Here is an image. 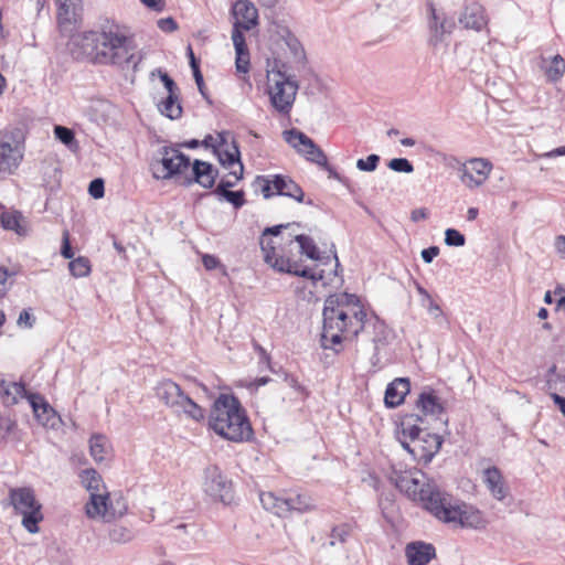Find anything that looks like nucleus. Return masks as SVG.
Masks as SVG:
<instances>
[{"mask_svg": "<svg viewBox=\"0 0 565 565\" xmlns=\"http://www.w3.org/2000/svg\"><path fill=\"white\" fill-rule=\"evenodd\" d=\"M321 345L340 353L344 341H353L367 323V310L355 294L337 292L324 300Z\"/></svg>", "mask_w": 565, "mask_h": 565, "instance_id": "nucleus-1", "label": "nucleus"}, {"mask_svg": "<svg viewBox=\"0 0 565 565\" xmlns=\"http://www.w3.org/2000/svg\"><path fill=\"white\" fill-rule=\"evenodd\" d=\"M71 52L75 60H88L95 64L136 67L141 57L136 55L134 39L118 25L88 31L73 36Z\"/></svg>", "mask_w": 565, "mask_h": 565, "instance_id": "nucleus-2", "label": "nucleus"}, {"mask_svg": "<svg viewBox=\"0 0 565 565\" xmlns=\"http://www.w3.org/2000/svg\"><path fill=\"white\" fill-rule=\"evenodd\" d=\"M161 154L160 163L163 167V173L153 171L154 179H180V184L189 188L198 183L205 189H212L218 175L217 170L212 163L195 159L192 163L179 147L163 146L159 150Z\"/></svg>", "mask_w": 565, "mask_h": 565, "instance_id": "nucleus-3", "label": "nucleus"}, {"mask_svg": "<svg viewBox=\"0 0 565 565\" xmlns=\"http://www.w3.org/2000/svg\"><path fill=\"white\" fill-rule=\"evenodd\" d=\"M209 425L215 434L233 443L249 441L254 437L246 409L234 394L221 393L215 398Z\"/></svg>", "mask_w": 565, "mask_h": 565, "instance_id": "nucleus-4", "label": "nucleus"}, {"mask_svg": "<svg viewBox=\"0 0 565 565\" xmlns=\"http://www.w3.org/2000/svg\"><path fill=\"white\" fill-rule=\"evenodd\" d=\"M397 487L409 495L417 497L423 507L435 518L446 523L449 520L451 497L438 489L435 483H424L411 475L402 476Z\"/></svg>", "mask_w": 565, "mask_h": 565, "instance_id": "nucleus-5", "label": "nucleus"}, {"mask_svg": "<svg viewBox=\"0 0 565 565\" xmlns=\"http://www.w3.org/2000/svg\"><path fill=\"white\" fill-rule=\"evenodd\" d=\"M156 396L178 417L200 423L205 418V409L200 406L178 383L168 379L160 381Z\"/></svg>", "mask_w": 565, "mask_h": 565, "instance_id": "nucleus-6", "label": "nucleus"}, {"mask_svg": "<svg viewBox=\"0 0 565 565\" xmlns=\"http://www.w3.org/2000/svg\"><path fill=\"white\" fill-rule=\"evenodd\" d=\"M259 244L265 263L277 271L310 279L313 286H316L318 281L330 279L331 274H327L324 269L310 268L296 260L278 255L276 253V244L271 237L260 236Z\"/></svg>", "mask_w": 565, "mask_h": 565, "instance_id": "nucleus-7", "label": "nucleus"}, {"mask_svg": "<svg viewBox=\"0 0 565 565\" xmlns=\"http://www.w3.org/2000/svg\"><path fill=\"white\" fill-rule=\"evenodd\" d=\"M9 503L14 513L22 515V525L30 533L40 531L39 523L43 521L42 504L36 499L35 491L31 487L10 488Z\"/></svg>", "mask_w": 565, "mask_h": 565, "instance_id": "nucleus-8", "label": "nucleus"}, {"mask_svg": "<svg viewBox=\"0 0 565 565\" xmlns=\"http://www.w3.org/2000/svg\"><path fill=\"white\" fill-rule=\"evenodd\" d=\"M298 89V82L286 72L279 68L269 72L267 93L271 106L280 115H290Z\"/></svg>", "mask_w": 565, "mask_h": 565, "instance_id": "nucleus-9", "label": "nucleus"}, {"mask_svg": "<svg viewBox=\"0 0 565 565\" xmlns=\"http://www.w3.org/2000/svg\"><path fill=\"white\" fill-rule=\"evenodd\" d=\"M24 150V136L21 129L13 128L0 132V181L19 169Z\"/></svg>", "mask_w": 565, "mask_h": 565, "instance_id": "nucleus-10", "label": "nucleus"}, {"mask_svg": "<svg viewBox=\"0 0 565 565\" xmlns=\"http://www.w3.org/2000/svg\"><path fill=\"white\" fill-rule=\"evenodd\" d=\"M256 182L260 186V191L265 199H270L274 195H281L294 199L299 203L305 202V192L302 188L289 175H258L256 178ZM306 203L309 205L313 204L312 200H308Z\"/></svg>", "mask_w": 565, "mask_h": 565, "instance_id": "nucleus-11", "label": "nucleus"}, {"mask_svg": "<svg viewBox=\"0 0 565 565\" xmlns=\"http://www.w3.org/2000/svg\"><path fill=\"white\" fill-rule=\"evenodd\" d=\"M205 480L203 488L205 493L214 501L230 503L233 499L232 481L223 476L217 466H210L204 471Z\"/></svg>", "mask_w": 565, "mask_h": 565, "instance_id": "nucleus-12", "label": "nucleus"}, {"mask_svg": "<svg viewBox=\"0 0 565 565\" xmlns=\"http://www.w3.org/2000/svg\"><path fill=\"white\" fill-rule=\"evenodd\" d=\"M127 512V508L121 504L120 508H115L110 494L106 492H93L89 500L85 504V514L88 519L103 518L109 522L116 518L122 516Z\"/></svg>", "mask_w": 565, "mask_h": 565, "instance_id": "nucleus-13", "label": "nucleus"}, {"mask_svg": "<svg viewBox=\"0 0 565 565\" xmlns=\"http://www.w3.org/2000/svg\"><path fill=\"white\" fill-rule=\"evenodd\" d=\"M493 164L486 158H470L460 164V181L469 189L481 186L489 178Z\"/></svg>", "mask_w": 565, "mask_h": 565, "instance_id": "nucleus-14", "label": "nucleus"}, {"mask_svg": "<svg viewBox=\"0 0 565 565\" xmlns=\"http://www.w3.org/2000/svg\"><path fill=\"white\" fill-rule=\"evenodd\" d=\"M284 140L306 160L312 162L317 157H322V149L305 132L297 128H290L282 131Z\"/></svg>", "mask_w": 565, "mask_h": 565, "instance_id": "nucleus-15", "label": "nucleus"}, {"mask_svg": "<svg viewBox=\"0 0 565 565\" xmlns=\"http://www.w3.org/2000/svg\"><path fill=\"white\" fill-rule=\"evenodd\" d=\"M443 437L425 431L420 439L414 440L407 450L418 463L428 465L441 448Z\"/></svg>", "mask_w": 565, "mask_h": 565, "instance_id": "nucleus-16", "label": "nucleus"}, {"mask_svg": "<svg viewBox=\"0 0 565 565\" xmlns=\"http://www.w3.org/2000/svg\"><path fill=\"white\" fill-rule=\"evenodd\" d=\"M428 11V26L430 31L429 42L434 46L438 45L445 38L449 35L455 29V21L448 18L444 12H438L434 2L428 0L426 2Z\"/></svg>", "mask_w": 565, "mask_h": 565, "instance_id": "nucleus-17", "label": "nucleus"}, {"mask_svg": "<svg viewBox=\"0 0 565 565\" xmlns=\"http://www.w3.org/2000/svg\"><path fill=\"white\" fill-rule=\"evenodd\" d=\"M232 15L235 18L233 30L250 31L258 24V11L249 0H236L232 6Z\"/></svg>", "mask_w": 565, "mask_h": 565, "instance_id": "nucleus-18", "label": "nucleus"}, {"mask_svg": "<svg viewBox=\"0 0 565 565\" xmlns=\"http://www.w3.org/2000/svg\"><path fill=\"white\" fill-rule=\"evenodd\" d=\"M26 399L32 407L34 417L44 427L54 428L60 419L56 411L47 403L43 395L30 393Z\"/></svg>", "mask_w": 565, "mask_h": 565, "instance_id": "nucleus-19", "label": "nucleus"}, {"mask_svg": "<svg viewBox=\"0 0 565 565\" xmlns=\"http://www.w3.org/2000/svg\"><path fill=\"white\" fill-rule=\"evenodd\" d=\"M481 512L466 503H454L450 508L449 520L446 523H457L462 527L477 529L482 524Z\"/></svg>", "mask_w": 565, "mask_h": 565, "instance_id": "nucleus-20", "label": "nucleus"}, {"mask_svg": "<svg viewBox=\"0 0 565 565\" xmlns=\"http://www.w3.org/2000/svg\"><path fill=\"white\" fill-rule=\"evenodd\" d=\"M405 556L409 565H427L436 557V548L430 543L415 541L406 545Z\"/></svg>", "mask_w": 565, "mask_h": 565, "instance_id": "nucleus-21", "label": "nucleus"}, {"mask_svg": "<svg viewBox=\"0 0 565 565\" xmlns=\"http://www.w3.org/2000/svg\"><path fill=\"white\" fill-rule=\"evenodd\" d=\"M459 22L466 28L475 31H481L488 24L486 9L479 2H470L465 6Z\"/></svg>", "mask_w": 565, "mask_h": 565, "instance_id": "nucleus-22", "label": "nucleus"}, {"mask_svg": "<svg viewBox=\"0 0 565 565\" xmlns=\"http://www.w3.org/2000/svg\"><path fill=\"white\" fill-rule=\"evenodd\" d=\"M411 392V381L408 377H396L385 390L384 403L387 408H396L405 401Z\"/></svg>", "mask_w": 565, "mask_h": 565, "instance_id": "nucleus-23", "label": "nucleus"}, {"mask_svg": "<svg viewBox=\"0 0 565 565\" xmlns=\"http://www.w3.org/2000/svg\"><path fill=\"white\" fill-rule=\"evenodd\" d=\"M483 481L494 499L502 501L508 497L510 489L498 467L487 468L483 471Z\"/></svg>", "mask_w": 565, "mask_h": 565, "instance_id": "nucleus-24", "label": "nucleus"}, {"mask_svg": "<svg viewBox=\"0 0 565 565\" xmlns=\"http://www.w3.org/2000/svg\"><path fill=\"white\" fill-rule=\"evenodd\" d=\"M416 407L424 415L440 416L446 412L445 405L437 392L430 387L425 388L416 401Z\"/></svg>", "mask_w": 565, "mask_h": 565, "instance_id": "nucleus-25", "label": "nucleus"}, {"mask_svg": "<svg viewBox=\"0 0 565 565\" xmlns=\"http://www.w3.org/2000/svg\"><path fill=\"white\" fill-rule=\"evenodd\" d=\"M232 41L235 47L236 60L235 67L237 73H248L249 70V51L246 44L245 35L242 31H232Z\"/></svg>", "mask_w": 565, "mask_h": 565, "instance_id": "nucleus-26", "label": "nucleus"}, {"mask_svg": "<svg viewBox=\"0 0 565 565\" xmlns=\"http://www.w3.org/2000/svg\"><path fill=\"white\" fill-rule=\"evenodd\" d=\"M30 392L25 390L22 382L0 381V398L4 406H13L19 402L20 397L26 398Z\"/></svg>", "mask_w": 565, "mask_h": 565, "instance_id": "nucleus-27", "label": "nucleus"}, {"mask_svg": "<svg viewBox=\"0 0 565 565\" xmlns=\"http://www.w3.org/2000/svg\"><path fill=\"white\" fill-rule=\"evenodd\" d=\"M367 323H372L373 327L375 350L379 351L381 348L386 347L393 337L392 329L374 312L367 313Z\"/></svg>", "mask_w": 565, "mask_h": 565, "instance_id": "nucleus-28", "label": "nucleus"}, {"mask_svg": "<svg viewBox=\"0 0 565 565\" xmlns=\"http://www.w3.org/2000/svg\"><path fill=\"white\" fill-rule=\"evenodd\" d=\"M259 500L263 508L273 514L280 518L288 515V501L286 495H278L274 492H262Z\"/></svg>", "mask_w": 565, "mask_h": 565, "instance_id": "nucleus-29", "label": "nucleus"}, {"mask_svg": "<svg viewBox=\"0 0 565 565\" xmlns=\"http://www.w3.org/2000/svg\"><path fill=\"white\" fill-rule=\"evenodd\" d=\"M413 415L406 416L401 423V429L397 435V439L401 443L402 447L405 450L409 449V445L416 440L420 439L425 431L420 427L415 424H412Z\"/></svg>", "mask_w": 565, "mask_h": 565, "instance_id": "nucleus-30", "label": "nucleus"}, {"mask_svg": "<svg viewBox=\"0 0 565 565\" xmlns=\"http://www.w3.org/2000/svg\"><path fill=\"white\" fill-rule=\"evenodd\" d=\"M22 439L18 423L10 416L0 415V443L17 445Z\"/></svg>", "mask_w": 565, "mask_h": 565, "instance_id": "nucleus-31", "label": "nucleus"}, {"mask_svg": "<svg viewBox=\"0 0 565 565\" xmlns=\"http://www.w3.org/2000/svg\"><path fill=\"white\" fill-rule=\"evenodd\" d=\"M0 225L3 230L12 231L19 236H25L28 234L25 218L18 210H8Z\"/></svg>", "mask_w": 565, "mask_h": 565, "instance_id": "nucleus-32", "label": "nucleus"}, {"mask_svg": "<svg viewBox=\"0 0 565 565\" xmlns=\"http://www.w3.org/2000/svg\"><path fill=\"white\" fill-rule=\"evenodd\" d=\"M295 241L299 244L300 253L305 254L307 257L313 260H320L322 264L327 265L331 262L330 256L321 257L319 249L312 239V237L299 234L295 237Z\"/></svg>", "mask_w": 565, "mask_h": 565, "instance_id": "nucleus-33", "label": "nucleus"}, {"mask_svg": "<svg viewBox=\"0 0 565 565\" xmlns=\"http://www.w3.org/2000/svg\"><path fill=\"white\" fill-rule=\"evenodd\" d=\"M81 484L90 493L99 492L104 487V480L99 472L94 468L83 469L78 472Z\"/></svg>", "mask_w": 565, "mask_h": 565, "instance_id": "nucleus-34", "label": "nucleus"}, {"mask_svg": "<svg viewBox=\"0 0 565 565\" xmlns=\"http://www.w3.org/2000/svg\"><path fill=\"white\" fill-rule=\"evenodd\" d=\"M92 268V262L87 256H77L68 263L70 274L76 279L88 277Z\"/></svg>", "mask_w": 565, "mask_h": 565, "instance_id": "nucleus-35", "label": "nucleus"}, {"mask_svg": "<svg viewBox=\"0 0 565 565\" xmlns=\"http://www.w3.org/2000/svg\"><path fill=\"white\" fill-rule=\"evenodd\" d=\"M89 451L96 462H102L108 455V440L104 435L96 434L89 439Z\"/></svg>", "mask_w": 565, "mask_h": 565, "instance_id": "nucleus-36", "label": "nucleus"}, {"mask_svg": "<svg viewBox=\"0 0 565 565\" xmlns=\"http://www.w3.org/2000/svg\"><path fill=\"white\" fill-rule=\"evenodd\" d=\"M354 523L343 522L334 525L330 532V545L334 546L337 543H345L354 533Z\"/></svg>", "mask_w": 565, "mask_h": 565, "instance_id": "nucleus-37", "label": "nucleus"}, {"mask_svg": "<svg viewBox=\"0 0 565 565\" xmlns=\"http://www.w3.org/2000/svg\"><path fill=\"white\" fill-rule=\"evenodd\" d=\"M53 132L55 138L65 145L71 151L76 152L79 149L78 141L76 140L75 134L71 128L55 125Z\"/></svg>", "mask_w": 565, "mask_h": 565, "instance_id": "nucleus-38", "label": "nucleus"}, {"mask_svg": "<svg viewBox=\"0 0 565 565\" xmlns=\"http://www.w3.org/2000/svg\"><path fill=\"white\" fill-rule=\"evenodd\" d=\"M243 171H244V166L239 164V169H236V170H233L230 172V174H228L230 178H223L212 192L204 193L203 196L211 195V194L216 195V194L223 193L225 191H228L231 188L235 186L237 181H239L243 178Z\"/></svg>", "mask_w": 565, "mask_h": 565, "instance_id": "nucleus-39", "label": "nucleus"}, {"mask_svg": "<svg viewBox=\"0 0 565 565\" xmlns=\"http://www.w3.org/2000/svg\"><path fill=\"white\" fill-rule=\"evenodd\" d=\"M159 110L162 115L170 119H178L182 115V107L178 102V94L168 95L167 98L159 105Z\"/></svg>", "mask_w": 565, "mask_h": 565, "instance_id": "nucleus-40", "label": "nucleus"}, {"mask_svg": "<svg viewBox=\"0 0 565 565\" xmlns=\"http://www.w3.org/2000/svg\"><path fill=\"white\" fill-rule=\"evenodd\" d=\"M565 72V60L559 55H555L551 64L545 70L547 81L552 83L558 82Z\"/></svg>", "mask_w": 565, "mask_h": 565, "instance_id": "nucleus-41", "label": "nucleus"}, {"mask_svg": "<svg viewBox=\"0 0 565 565\" xmlns=\"http://www.w3.org/2000/svg\"><path fill=\"white\" fill-rule=\"evenodd\" d=\"M218 156L221 163L227 168L237 164V169H239V164H243L241 161L239 149L236 142H233L232 150H225L221 152Z\"/></svg>", "mask_w": 565, "mask_h": 565, "instance_id": "nucleus-42", "label": "nucleus"}, {"mask_svg": "<svg viewBox=\"0 0 565 565\" xmlns=\"http://www.w3.org/2000/svg\"><path fill=\"white\" fill-rule=\"evenodd\" d=\"M109 539L115 543H127L134 539V533L126 526L115 524L109 530Z\"/></svg>", "mask_w": 565, "mask_h": 565, "instance_id": "nucleus-43", "label": "nucleus"}, {"mask_svg": "<svg viewBox=\"0 0 565 565\" xmlns=\"http://www.w3.org/2000/svg\"><path fill=\"white\" fill-rule=\"evenodd\" d=\"M288 501V515L296 512H305L310 510V504L305 495L301 494H289L286 495Z\"/></svg>", "mask_w": 565, "mask_h": 565, "instance_id": "nucleus-44", "label": "nucleus"}, {"mask_svg": "<svg viewBox=\"0 0 565 565\" xmlns=\"http://www.w3.org/2000/svg\"><path fill=\"white\" fill-rule=\"evenodd\" d=\"M215 196H218L220 199H223L226 202L231 203L236 210L241 209L246 203L245 192L243 190H228L223 193L216 194Z\"/></svg>", "mask_w": 565, "mask_h": 565, "instance_id": "nucleus-45", "label": "nucleus"}, {"mask_svg": "<svg viewBox=\"0 0 565 565\" xmlns=\"http://www.w3.org/2000/svg\"><path fill=\"white\" fill-rule=\"evenodd\" d=\"M312 163L319 166L320 168H322L326 172H328V177L330 179H334L337 181H339L340 183L342 182L343 178H345V175L339 173L335 168L333 166H331L328 161V158L324 153V151H322V157H317Z\"/></svg>", "mask_w": 565, "mask_h": 565, "instance_id": "nucleus-46", "label": "nucleus"}, {"mask_svg": "<svg viewBox=\"0 0 565 565\" xmlns=\"http://www.w3.org/2000/svg\"><path fill=\"white\" fill-rule=\"evenodd\" d=\"M284 42L296 60L300 61L306 58L305 49L299 39L294 33H291L288 38H285Z\"/></svg>", "mask_w": 565, "mask_h": 565, "instance_id": "nucleus-47", "label": "nucleus"}, {"mask_svg": "<svg viewBox=\"0 0 565 565\" xmlns=\"http://www.w3.org/2000/svg\"><path fill=\"white\" fill-rule=\"evenodd\" d=\"M380 156L372 153L367 156L365 159L361 158L356 161V168L361 171L372 172L376 170L380 163Z\"/></svg>", "mask_w": 565, "mask_h": 565, "instance_id": "nucleus-48", "label": "nucleus"}, {"mask_svg": "<svg viewBox=\"0 0 565 565\" xmlns=\"http://www.w3.org/2000/svg\"><path fill=\"white\" fill-rule=\"evenodd\" d=\"M387 166L396 172L412 173L414 171L413 163L406 158H394L388 161Z\"/></svg>", "mask_w": 565, "mask_h": 565, "instance_id": "nucleus-49", "label": "nucleus"}, {"mask_svg": "<svg viewBox=\"0 0 565 565\" xmlns=\"http://www.w3.org/2000/svg\"><path fill=\"white\" fill-rule=\"evenodd\" d=\"M445 243L448 246L460 247L466 244V237L455 228H447L445 232Z\"/></svg>", "mask_w": 565, "mask_h": 565, "instance_id": "nucleus-50", "label": "nucleus"}, {"mask_svg": "<svg viewBox=\"0 0 565 565\" xmlns=\"http://www.w3.org/2000/svg\"><path fill=\"white\" fill-rule=\"evenodd\" d=\"M284 381L286 382V384L288 386L294 388L297 393L301 394L305 397L309 396L310 392L308 391V388L306 386L300 384L297 375L291 374V373H285Z\"/></svg>", "mask_w": 565, "mask_h": 565, "instance_id": "nucleus-51", "label": "nucleus"}, {"mask_svg": "<svg viewBox=\"0 0 565 565\" xmlns=\"http://www.w3.org/2000/svg\"><path fill=\"white\" fill-rule=\"evenodd\" d=\"M14 274L13 273H9V270L3 267V266H0V299L3 298L10 286L12 285V281H10V277H12Z\"/></svg>", "mask_w": 565, "mask_h": 565, "instance_id": "nucleus-52", "label": "nucleus"}, {"mask_svg": "<svg viewBox=\"0 0 565 565\" xmlns=\"http://www.w3.org/2000/svg\"><path fill=\"white\" fill-rule=\"evenodd\" d=\"M31 309H23L18 318L17 324L20 328L31 329L33 328L36 318L30 312Z\"/></svg>", "mask_w": 565, "mask_h": 565, "instance_id": "nucleus-53", "label": "nucleus"}, {"mask_svg": "<svg viewBox=\"0 0 565 565\" xmlns=\"http://www.w3.org/2000/svg\"><path fill=\"white\" fill-rule=\"evenodd\" d=\"M88 193L94 199H100L105 194V184L103 179H94L88 185Z\"/></svg>", "mask_w": 565, "mask_h": 565, "instance_id": "nucleus-54", "label": "nucleus"}, {"mask_svg": "<svg viewBox=\"0 0 565 565\" xmlns=\"http://www.w3.org/2000/svg\"><path fill=\"white\" fill-rule=\"evenodd\" d=\"M438 156L441 158V161L444 162L445 166L452 169L457 168L458 172L460 173V164H462L463 162L458 157L454 154H447L444 152H439Z\"/></svg>", "mask_w": 565, "mask_h": 565, "instance_id": "nucleus-55", "label": "nucleus"}, {"mask_svg": "<svg viewBox=\"0 0 565 565\" xmlns=\"http://www.w3.org/2000/svg\"><path fill=\"white\" fill-rule=\"evenodd\" d=\"M157 24L161 31L167 32V33H171V32L178 30V23L171 17L162 18V19L158 20Z\"/></svg>", "mask_w": 565, "mask_h": 565, "instance_id": "nucleus-56", "label": "nucleus"}, {"mask_svg": "<svg viewBox=\"0 0 565 565\" xmlns=\"http://www.w3.org/2000/svg\"><path fill=\"white\" fill-rule=\"evenodd\" d=\"M61 255L66 259H73L74 258V252L70 243V236L68 232L65 231L63 234V244L61 247Z\"/></svg>", "mask_w": 565, "mask_h": 565, "instance_id": "nucleus-57", "label": "nucleus"}, {"mask_svg": "<svg viewBox=\"0 0 565 565\" xmlns=\"http://www.w3.org/2000/svg\"><path fill=\"white\" fill-rule=\"evenodd\" d=\"M160 79H161L163 86L166 87V89L168 90L169 95L178 94V90H179L178 86H177L175 82L169 76L168 73H161Z\"/></svg>", "mask_w": 565, "mask_h": 565, "instance_id": "nucleus-58", "label": "nucleus"}, {"mask_svg": "<svg viewBox=\"0 0 565 565\" xmlns=\"http://www.w3.org/2000/svg\"><path fill=\"white\" fill-rule=\"evenodd\" d=\"M423 306L435 318H438L439 316L443 315V310H441L440 306L437 303V301L433 297H429L428 299H426L425 305H423Z\"/></svg>", "mask_w": 565, "mask_h": 565, "instance_id": "nucleus-59", "label": "nucleus"}, {"mask_svg": "<svg viewBox=\"0 0 565 565\" xmlns=\"http://www.w3.org/2000/svg\"><path fill=\"white\" fill-rule=\"evenodd\" d=\"M439 252L438 246H430L422 250V258L425 263L429 264L439 255Z\"/></svg>", "mask_w": 565, "mask_h": 565, "instance_id": "nucleus-60", "label": "nucleus"}, {"mask_svg": "<svg viewBox=\"0 0 565 565\" xmlns=\"http://www.w3.org/2000/svg\"><path fill=\"white\" fill-rule=\"evenodd\" d=\"M202 263L207 270H213L220 265L218 258L210 254L202 257Z\"/></svg>", "mask_w": 565, "mask_h": 565, "instance_id": "nucleus-61", "label": "nucleus"}, {"mask_svg": "<svg viewBox=\"0 0 565 565\" xmlns=\"http://www.w3.org/2000/svg\"><path fill=\"white\" fill-rule=\"evenodd\" d=\"M147 8L156 11L161 12L163 11L166 7L164 0H140Z\"/></svg>", "mask_w": 565, "mask_h": 565, "instance_id": "nucleus-62", "label": "nucleus"}, {"mask_svg": "<svg viewBox=\"0 0 565 565\" xmlns=\"http://www.w3.org/2000/svg\"><path fill=\"white\" fill-rule=\"evenodd\" d=\"M275 33L281 41H285V38H288L292 32L291 30L282 24H276Z\"/></svg>", "mask_w": 565, "mask_h": 565, "instance_id": "nucleus-63", "label": "nucleus"}, {"mask_svg": "<svg viewBox=\"0 0 565 565\" xmlns=\"http://www.w3.org/2000/svg\"><path fill=\"white\" fill-rule=\"evenodd\" d=\"M551 397H552L554 404L558 407V409L565 416V397H563V396H561V395H558L556 393H552Z\"/></svg>", "mask_w": 565, "mask_h": 565, "instance_id": "nucleus-64", "label": "nucleus"}]
</instances>
